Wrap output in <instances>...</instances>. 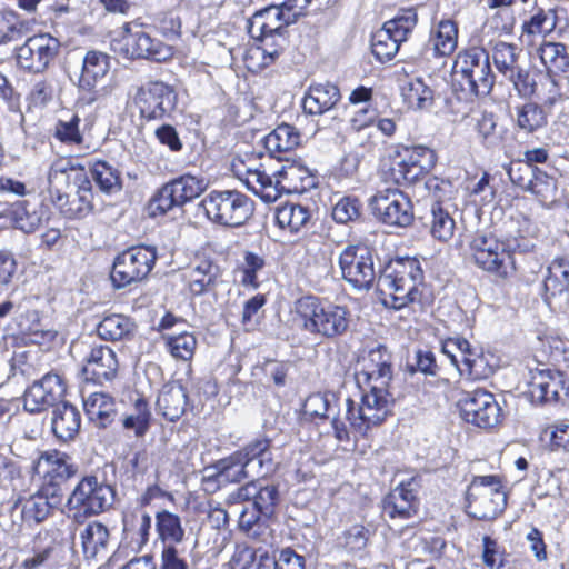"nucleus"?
<instances>
[{"mask_svg":"<svg viewBox=\"0 0 569 569\" xmlns=\"http://www.w3.org/2000/svg\"><path fill=\"white\" fill-rule=\"evenodd\" d=\"M500 411L493 395L483 389L467 392L460 400L462 419L479 428L488 429L497 426L501 417Z\"/></svg>","mask_w":569,"mask_h":569,"instance_id":"obj_19","label":"nucleus"},{"mask_svg":"<svg viewBox=\"0 0 569 569\" xmlns=\"http://www.w3.org/2000/svg\"><path fill=\"white\" fill-rule=\"evenodd\" d=\"M488 46L498 72L513 86L520 97H531L536 90V82L522 64V49L505 41H490Z\"/></svg>","mask_w":569,"mask_h":569,"instance_id":"obj_8","label":"nucleus"},{"mask_svg":"<svg viewBox=\"0 0 569 569\" xmlns=\"http://www.w3.org/2000/svg\"><path fill=\"white\" fill-rule=\"evenodd\" d=\"M263 142L270 156L277 157V154L291 151L298 147L300 143V133L293 126L282 123L267 134Z\"/></svg>","mask_w":569,"mask_h":569,"instance_id":"obj_39","label":"nucleus"},{"mask_svg":"<svg viewBox=\"0 0 569 569\" xmlns=\"http://www.w3.org/2000/svg\"><path fill=\"white\" fill-rule=\"evenodd\" d=\"M221 277L218 264L209 259H201L192 262L183 272L189 291L193 296L213 291Z\"/></svg>","mask_w":569,"mask_h":569,"instance_id":"obj_29","label":"nucleus"},{"mask_svg":"<svg viewBox=\"0 0 569 569\" xmlns=\"http://www.w3.org/2000/svg\"><path fill=\"white\" fill-rule=\"evenodd\" d=\"M342 278L355 289L368 290L377 278L373 251L366 244L347 246L339 254Z\"/></svg>","mask_w":569,"mask_h":569,"instance_id":"obj_14","label":"nucleus"},{"mask_svg":"<svg viewBox=\"0 0 569 569\" xmlns=\"http://www.w3.org/2000/svg\"><path fill=\"white\" fill-rule=\"evenodd\" d=\"M156 528L160 540L166 545L181 543L184 539V529L178 515L162 510L156 515Z\"/></svg>","mask_w":569,"mask_h":569,"instance_id":"obj_44","label":"nucleus"},{"mask_svg":"<svg viewBox=\"0 0 569 569\" xmlns=\"http://www.w3.org/2000/svg\"><path fill=\"white\" fill-rule=\"evenodd\" d=\"M392 405V397L388 390L376 391L369 389L363 393L361 403L346 399V415L350 427L358 433L365 435L372 426L380 425L389 415Z\"/></svg>","mask_w":569,"mask_h":569,"instance_id":"obj_12","label":"nucleus"},{"mask_svg":"<svg viewBox=\"0 0 569 569\" xmlns=\"http://www.w3.org/2000/svg\"><path fill=\"white\" fill-rule=\"evenodd\" d=\"M81 417L79 410L68 403L57 405L52 411L51 427L54 436L62 440H72L79 432Z\"/></svg>","mask_w":569,"mask_h":569,"instance_id":"obj_35","label":"nucleus"},{"mask_svg":"<svg viewBox=\"0 0 569 569\" xmlns=\"http://www.w3.org/2000/svg\"><path fill=\"white\" fill-rule=\"evenodd\" d=\"M528 393L533 403H556L569 401V376L556 369L530 371Z\"/></svg>","mask_w":569,"mask_h":569,"instance_id":"obj_17","label":"nucleus"},{"mask_svg":"<svg viewBox=\"0 0 569 569\" xmlns=\"http://www.w3.org/2000/svg\"><path fill=\"white\" fill-rule=\"evenodd\" d=\"M118 370L116 352L108 346L92 347L84 358L82 373L86 380L97 383L113 379Z\"/></svg>","mask_w":569,"mask_h":569,"instance_id":"obj_27","label":"nucleus"},{"mask_svg":"<svg viewBox=\"0 0 569 569\" xmlns=\"http://www.w3.org/2000/svg\"><path fill=\"white\" fill-rule=\"evenodd\" d=\"M290 7L270 6L256 12L249 20L248 30L252 38L266 34H286V28L293 22Z\"/></svg>","mask_w":569,"mask_h":569,"instance_id":"obj_26","label":"nucleus"},{"mask_svg":"<svg viewBox=\"0 0 569 569\" xmlns=\"http://www.w3.org/2000/svg\"><path fill=\"white\" fill-rule=\"evenodd\" d=\"M369 206L373 214L383 223L408 227L413 221L412 203L399 189H385L370 198Z\"/></svg>","mask_w":569,"mask_h":569,"instance_id":"obj_16","label":"nucleus"},{"mask_svg":"<svg viewBox=\"0 0 569 569\" xmlns=\"http://www.w3.org/2000/svg\"><path fill=\"white\" fill-rule=\"evenodd\" d=\"M48 191L67 219H81L92 209V184L86 167L71 158L56 159L48 171Z\"/></svg>","mask_w":569,"mask_h":569,"instance_id":"obj_1","label":"nucleus"},{"mask_svg":"<svg viewBox=\"0 0 569 569\" xmlns=\"http://www.w3.org/2000/svg\"><path fill=\"white\" fill-rule=\"evenodd\" d=\"M2 204H0V208ZM47 210L42 206L31 204L27 201H18L0 210V227L12 224L26 232H34L46 220Z\"/></svg>","mask_w":569,"mask_h":569,"instance_id":"obj_25","label":"nucleus"},{"mask_svg":"<svg viewBox=\"0 0 569 569\" xmlns=\"http://www.w3.org/2000/svg\"><path fill=\"white\" fill-rule=\"evenodd\" d=\"M199 206L210 221L232 228L242 226L253 212L252 201L237 190L211 191Z\"/></svg>","mask_w":569,"mask_h":569,"instance_id":"obj_5","label":"nucleus"},{"mask_svg":"<svg viewBox=\"0 0 569 569\" xmlns=\"http://www.w3.org/2000/svg\"><path fill=\"white\" fill-rule=\"evenodd\" d=\"M402 96L408 106L420 110L431 108L435 101L433 90L421 78L406 82L402 87Z\"/></svg>","mask_w":569,"mask_h":569,"instance_id":"obj_47","label":"nucleus"},{"mask_svg":"<svg viewBox=\"0 0 569 569\" xmlns=\"http://www.w3.org/2000/svg\"><path fill=\"white\" fill-rule=\"evenodd\" d=\"M458 46V27L452 20H441L430 33L426 54L435 57H449Z\"/></svg>","mask_w":569,"mask_h":569,"instance_id":"obj_34","label":"nucleus"},{"mask_svg":"<svg viewBox=\"0 0 569 569\" xmlns=\"http://www.w3.org/2000/svg\"><path fill=\"white\" fill-rule=\"evenodd\" d=\"M58 500L51 502L47 495L39 492L29 497L22 505V518L27 522L40 523L49 517Z\"/></svg>","mask_w":569,"mask_h":569,"instance_id":"obj_52","label":"nucleus"},{"mask_svg":"<svg viewBox=\"0 0 569 569\" xmlns=\"http://www.w3.org/2000/svg\"><path fill=\"white\" fill-rule=\"evenodd\" d=\"M80 118L77 114L71 116L69 119H60L54 128V137L63 143L80 144L82 142V134L79 130Z\"/></svg>","mask_w":569,"mask_h":569,"instance_id":"obj_63","label":"nucleus"},{"mask_svg":"<svg viewBox=\"0 0 569 569\" xmlns=\"http://www.w3.org/2000/svg\"><path fill=\"white\" fill-rule=\"evenodd\" d=\"M40 459L48 465L47 473L53 479L64 481L78 471V467L72 462L71 457L64 452L48 451L42 453Z\"/></svg>","mask_w":569,"mask_h":569,"instance_id":"obj_51","label":"nucleus"},{"mask_svg":"<svg viewBox=\"0 0 569 569\" xmlns=\"http://www.w3.org/2000/svg\"><path fill=\"white\" fill-rule=\"evenodd\" d=\"M212 468L216 472L203 478L206 490H213L220 483H238L254 477L252 470L249 469L237 451L217 461Z\"/></svg>","mask_w":569,"mask_h":569,"instance_id":"obj_28","label":"nucleus"},{"mask_svg":"<svg viewBox=\"0 0 569 569\" xmlns=\"http://www.w3.org/2000/svg\"><path fill=\"white\" fill-rule=\"evenodd\" d=\"M296 315L303 330L322 338H336L349 328V311L346 307L305 296L295 303Z\"/></svg>","mask_w":569,"mask_h":569,"instance_id":"obj_3","label":"nucleus"},{"mask_svg":"<svg viewBox=\"0 0 569 569\" xmlns=\"http://www.w3.org/2000/svg\"><path fill=\"white\" fill-rule=\"evenodd\" d=\"M538 56L549 80L569 71V47L561 42H543Z\"/></svg>","mask_w":569,"mask_h":569,"instance_id":"obj_37","label":"nucleus"},{"mask_svg":"<svg viewBox=\"0 0 569 569\" xmlns=\"http://www.w3.org/2000/svg\"><path fill=\"white\" fill-rule=\"evenodd\" d=\"M121 53L131 59L143 58L166 61L172 57V48L157 38H152L139 26L124 24L121 38Z\"/></svg>","mask_w":569,"mask_h":569,"instance_id":"obj_18","label":"nucleus"},{"mask_svg":"<svg viewBox=\"0 0 569 569\" xmlns=\"http://www.w3.org/2000/svg\"><path fill=\"white\" fill-rule=\"evenodd\" d=\"M316 186V178L308 168L299 163H288L280 170L273 172L271 178L272 202L276 201L282 192L302 193Z\"/></svg>","mask_w":569,"mask_h":569,"instance_id":"obj_24","label":"nucleus"},{"mask_svg":"<svg viewBox=\"0 0 569 569\" xmlns=\"http://www.w3.org/2000/svg\"><path fill=\"white\" fill-rule=\"evenodd\" d=\"M133 102L142 119L163 120L176 110L178 93L163 81H148L137 89Z\"/></svg>","mask_w":569,"mask_h":569,"instance_id":"obj_13","label":"nucleus"},{"mask_svg":"<svg viewBox=\"0 0 569 569\" xmlns=\"http://www.w3.org/2000/svg\"><path fill=\"white\" fill-rule=\"evenodd\" d=\"M507 505V495L497 476L475 477L467 490L468 513L479 520H491Z\"/></svg>","mask_w":569,"mask_h":569,"instance_id":"obj_9","label":"nucleus"},{"mask_svg":"<svg viewBox=\"0 0 569 569\" xmlns=\"http://www.w3.org/2000/svg\"><path fill=\"white\" fill-rule=\"evenodd\" d=\"M482 561L488 569H509L505 550L489 536L482 538Z\"/></svg>","mask_w":569,"mask_h":569,"instance_id":"obj_60","label":"nucleus"},{"mask_svg":"<svg viewBox=\"0 0 569 569\" xmlns=\"http://www.w3.org/2000/svg\"><path fill=\"white\" fill-rule=\"evenodd\" d=\"M237 452L257 477H264L273 470L274 463L269 439H256Z\"/></svg>","mask_w":569,"mask_h":569,"instance_id":"obj_33","label":"nucleus"},{"mask_svg":"<svg viewBox=\"0 0 569 569\" xmlns=\"http://www.w3.org/2000/svg\"><path fill=\"white\" fill-rule=\"evenodd\" d=\"M279 500L278 487L272 483H263V481H257V492L254 495V505L263 517H269L273 513L274 507Z\"/></svg>","mask_w":569,"mask_h":569,"instance_id":"obj_58","label":"nucleus"},{"mask_svg":"<svg viewBox=\"0 0 569 569\" xmlns=\"http://www.w3.org/2000/svg\"><path fill=\"white\" fill-rule=\"evenodd\" d=\"M92 180L99 190L106 194H114L122 189V179L120 171L107 161H97L89 163Z\"/></svg>","mask_w":569,"mask_h":569,"instance_id":"obj_42","label":"nucleus"},{"mask_svg":"<svg viewBox=\"0 0 569 569\" xmlns=\"http://www.w3.org/2000/svg\"><path fill=\"white\" fill-rule=\"evenodd\" d=\"M236 569H270L271 561L269 560L268 551L258 549L241 550L236 558Z\"/></svg>","mask_w":569,"mask_h":569,"instance_id":"obj_64","label":"nucleus"},{"mask_svg":"<svg viewBox=\"0 0 569 569\" xmlns=\"http://www.w3.org/2000/svg\"><path fill=\"white\" fill-rule=\"evenodd\" d=\"M113 498L114 491L109 485L98 481L93 476L84 477L68 498V517L77 523H82L87 518L111 507Z\"/></svg>","mask_w":569,"mask_h":569,"instance_id":"obj_6","label":"nucleus"},{"mask_svg":"<svg viewBox=\"0 0 569 569\" xmlns=\"http://www.w3.org/2000/svg\"><path fill=\"white\" fill-rule=\"evenodd\" d=\"M157 258L156 248L150 246H134L122 251L113 261V286L120 289L144 280L153 269Z\"/></svg>","mask_w":569,"mask_h":569,"instance_id":"obj_11","label":"nucleus"},{"mask_svg":"<svg viewBox=\"0 0 569 569\" xmlns=\"http://www.w3.org/2000/svg\"><path fill=\"white\" fill-rule=\"evenodd\" d=\"M539 168L525 161H512L507 169L510 181L527 191Z\"/></svg>","mask_w":569,"mask_h":569,"instance_id":"obj_61","label":"nucleus"},{"mask_svg":"<svg viewBox=\"0 0 569 569\" xmlns=\"http://www.w3.org/2000/svg\"><path fill=\"white\" fill-rule=\"evenodd\" d=\"M390 366L391 355L387 351L386 347L378 346L359 358L355 377H363V375L370 376L375 370Z\"/></svg>","mask_w":569,"mask_h":569,"instance_id":"obj_55","label":"nucleus"},{"mask_svg":"<svg viewBox=\"0 0 569 569\" xmlns=\"http://www.w3.org/2000/svg\"><path fill=\"white\" fill-rule=\"evenodd\" d=\"M476 131L480 142L489 149L502 146L508 130L498 123L492 112L482 111L476 120Z\"/></svg>","mask_w":569,"mask_h":569,"instance_id":"obj_38","label":"nucleus"},{"mask_svg":"<svg viewBox=\"0 0 569 569\" xmlns=\"http://www.w3.org/2000/svg\"><path fill=\"white\" fill-rule=\"evenodd\" d=\"M174 207H180V204L178 203L170 182H168L151 198L148 209L150 216L156 217L167 213Z\"/></svg>","mask_w":569,"mask_h":569,"instance_id":"obj_59","label":"nucleus"},{"mask_svg":"<svg viewBox=\"0 0 569 569\" xmlns=\"http://www.w3.org/2000/svg\"><path fill=\"white\" fill-rule=\"evenodd\" d=\"M469 248L479 268L506 278L515 270L513 253L520 246L516 240L502 242L491 234L476 233Z\"/></svg>","mask_w":569,"mask_h":569,"instance_id":"obj_7","label":"nucleus"},{"mask_svg":"<svg viewBox=\"0 0 569 569\" xmlns=\"http://www.w3.org/2000/svg\"><path fill=\"white\" fill-rule=\"evenodd\" d=\"M151 412L143 399H137L132 411L122 419V426L127 430H133L138 438L143 437L150 427Z\"/></svg>","mask_w":569,"mask_h":569,"instance_id":"obj_54","label":"nucleus"},{"mask_svg":"<svg viewBox=\"0 0 569 569\" xmlns=\"http://www.w3.org/2000/svg\"><path fill=\"white\" fill-rule=\"evenodd\" d=\"M174 196L180 207L199 197L207 188L208 182L204 178L183 174L170 181Z\"/></svg>","mask_w":569,"mask_h":569,"instance_id":"obj_49","label":"nucleus"},{"mask_svg":"<svg viewBox=\"0 0 569 569\" xmlns=\"http://www.w3.org/2000/svg\"><path fill=\"white\" fill-rule=\"evenodd\" d=\"M83 553L87 558L96 557L106 550L109 542V530L98 521L90 522L80 533Z\"/></svg>","mask_w":569,"mask_h":569,"instance_id":"obj_45","label":"nucleus"},{"mask_svg":"<svg viewBox=\"0 0 569 569\" xmlns=\"http://www.w3.org/2000/svg\"><path fill=\"white\" fill-rule=\"evenodd\" d=\"M448 347L457 349L458 353L462 356V366H458L461 376L466 375L472 379H479L483 376L481 370L483 359L471 349L469 341L463 338H449Z\"/></svg>","mask_w":569,"mask_h":569,"instance_id":"obj_41","label":"nucleus"},{"mask_svg":"<svg viewBox=\"0 0 569 569\" xmlns=\"http://www.w3.org/2000/svg\"><path fill=\"white\" fill-rule=\"evenodd\" d=\"M232 170L236 177L254 194L266 202H272L271 178L264 170L259 157L244 154L232 161Z\"/></svg>","mask_w":569,"mask_h":569,"instance_id":"obj_22","label":"nucleus"},{"mask_svg":"<svg viewBox=\"0 0 569 569\" xmlns=\"http://www.w3.org/2000/svg\"><path fill=\"white\" fill-rule=\"evenodd\" d=\"M402 42L388 32L386 28L378 30L371 41V49L375 57L383 62L391 60L398 52Z\"/></svg>","mask_w":569,"mask_h":569,"instance_id":"obj_56","label":"nucleus"},{"mask_svg":"<svg viewBox=\"0 0 569 569\" xmlns=\"http://www.w3.org/2000/svg\"><path fill=\"white\" fill-rule=\"evenodd\" d=\"M341 99L340 90L332 83L311 84L302 99L306 113L320 116L331 110Z\"/></svg>","mask_w":569,"mask_h":569,"instance_id":"obj_30","label":"nucleus"},{"mask_svg":"<svg viewBox=\"0 0 569 569\" xmlns=\"http://www.w3.org/2000/svg\"><path fill=\"white\" fill-rule=\"evenodd\" d=\"M136 323L123 315H110L98 325V335L104 340L118 341L130 339L136 331Z\"/></svg>","mask_w":569,"mask_h":569,"instance_id":"obj_40","label":"nucleus"},{"mask_svg":"<svg viewBox=\"0 0 569 569\" xmlns=\"http://www.w3.org/2000/svg\"><path fill=\"white\" fill-rule=\"evenodd\" d=\"M452 72L462 90L475 96H487L493 88L495 74L490 53L483 47H470L460 51L455 58Z\"/></svg>","mask_w":569,"mask_h":569,"instance_id":"obj_4","label":"nucleus"},{"mask_svg":"<svg viewBox=\"0 0 569 569\" xmlns=\"http://www.w3.org/2000/svg\"><path fill=\"white\" fill-rule=\"evenodd\" d=\"M436 161V153L428 147H403L390 158L388 174L397 184H412L423 178Z\"/></svg>","mask_w":569,"mask_h":569,"instance_id":"obj_10","label":"nucleus"},{"mask_svg":"<svg viewBox=\"0 0 569 569\" xmlns=\"http://www.w3.org/2000/svg\"><path fill=\"white\" fill-rule=\"evenodd\" d=\"M543 299L550 305L551 299L569 292V257H556L547 269L543 280Z\"/></svg>","mask_w":569,"mask_h":569,"instance_id":"obj_32","label":"nucleus"},{"mask_svg":"<svg viewBox=\"0 0 569 569\" xmlns=\"http://www.w3.org/2000/svg\"><path fill=\"white\" fill-rule=\"evenodd\" d=\"M111 68L110 56L99 50H88L82 59L79 71H74L77 86L82 91L93 92L91 101L97 100L100 94L96 88L104 81Z\"/></svg>","mask_w":569,"mask_h":569,"instance_id":"obj_23","label":"nucleus"},{"mask_svg":"<svg viewBox=\"0 0 569 569\" xmlns=\"http://www.w3.org/2000/svg\"><path fill=\"white\" fill-rule=\"evenodd\" d=\"M423 273L415 258L391 260L378 276L377 288L385 306L401 309L420 299Z\"/></svg>","mask_w":569,"mask_h":569,"instance_id":"obj_2","label":"nucleus"},{"mask_svg":"<svg viewBox=\"0 0 569 569\" xmlns=\"http://www.w3.org/2000/svg\"><path fill=\"white\" fill-rule=\"evenodd\" d=\"M172 357L181 360H190L197 348V339L192 333L182 332L178 336L164 338Z\"/></svg>","mask_w":569,"mask_h":569,"instance_id":"obj_57","label":"nucleus"},{"mask_svg":"<svg viewBox=\"0 0 569 569\" xmlns=\"http://www.w3.org/2000/svg\"><path fill=\"white\" fill-rule=\"evenodd\" d=\"M60 42L49 33L29 37L16 49L17 66L31 73H41L59 53Z\"/></svg>","mask_w":569,"mask_h":569,"instance_id":"obj_15","label":"nucleus"},{"mask_svg":"<svg viewBox=\"0 0 569 569\" xmlns=\"http://www.w3.org/2000/svg\"><path fill=\"white\" fill-rule=\"evenodd\" d=\"M418 22L417 11L413 8L401 9L390 20L386 21L382 28L391 32L398 41H406L409 33L415 29Z\"/></svg>","mask_w":569,"mask_h":569,"instance_id":"obj_53","label":"nucleus"},{"mask_svg":"<svg viewBox=\"0 0 569 569\" xmlns=\"http://www.w3.org/2000/svg\"><path fill=\"white\" fill-rule=\"evenodd\" d=\"M361 203L355 197L341 198L332 209V218L338 223H348L360 217Z\"/></svg>","mask_w":569,"mask_h":569,"instance_id":"obj_62","label":"nucleus"},{"mask_svg":"<svg viewBox=\"0 0 569 569\" xmlns=\"http://www.w3.org/2000/svg\"><path fill=\"white\" fill-rule=\"evenodd\" d=\"M66 393V385L58 373L49 372L34 381L23 395V409L30 413H39L49 407L61 403Z\"/></svg>","mask_w":569,"mask_h":569,"instance_id":"obj_20","label":"nucleus"},{"mask_svg":"<svg viewBox=\"0 0 569 569\" xmlns=\"http://www.w3.org/2000/svg\"><path fill=\"white\" fill-rule=\"evenodd\" d=\"M428 226L430 234L442 242L450 240L456 229L453 218L439 202L431 206Z\"/></svg>","mask_w":569,"mask_h":569,"instance_id":"obj_46","label":"nucleus"},{"mask_svg":"<svg viewBox=\"0 0 569 569\" xmlns=\"http://www.w3.org/2000/svg\"><path fill=\"white\" fill-rule=\"evenodd\" d=\"M188 396L182 385L168 382L157 398V409L169 421H177L186 411Z\"/></svg>","mask_w":569,"mask_h":569,"instance_id":"obj_31","label":"nucleus"},{"mask_svg":"<svg viewBox=\"0 0 569 569\" xmlns=\"http://www.w3.org/2000/svg\"><path fill=\"white\" fill-rule=\"evenodd\" d=\"M84 412L99 428L108 427L117 415L114 399L104 392H93L83 399Z\"/></svg>","mask_w":569,"mask_h":569,"instance_id":"obj_36","label":"nucleus"},{"mask_svg":"<svg viewBox=\"0 0 569 569\" xmlns=\"http://www.w3.org/2000/svg\"><path fill=\"white\" fill-rule=\"evenodd\" d=\"M516 121L520 130L531 133L547 126V111L537 103L527 102L516 109Z\"/></svg>","mask_w":569,"mask_h":569,"instance_id":"obj_48","label":"nucleus"},{"mask_svg":"<svg viewBox=\"0 0 569 569\" xmlns=\"http://www.w3.org/2000/svg\"><path fill=\"white\" fill-rule=\"evenodd\" d=\"M527 191L531 192L539 203L548 209L555 207L559 201L557 179L541 169L538 170Z\"/></svg>","mask_w":569,"mask_h":569,"instance_id":"obj_43","label":"nucleus"},{"mask_svg":"<svg viewBox=\"0 0 569 569\" xmlns=\"http://www.w3.org/2000/svg\"><path fill=\"white\" fill-rule=\"evenodd\" d=\"M310 219L308 208L299 203H284L276 212V220L280 228L291 232L299 231Z\"/></svg>","mask_w":569,"mask_h":569,"instance_id":"obj_50","label":"nucleus"},{"mask_svg":"<svg viewBox=\"0 0 569 569\" xmlns=\"http://www.w3.org/2000/svg\"><path fill=\"white\" fill-rule=\"evenodd\" d=\"M419 483L415 477L401 481L383 499L382 512L389 520H408L417 515Z\"/></svg>","mask_w":569,"mask_h":569,"instance_id":"obj_21","label":"nucleus"}]
</instances>
